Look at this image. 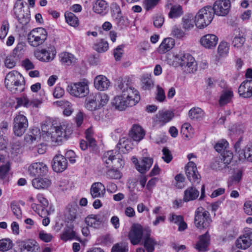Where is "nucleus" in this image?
Returning a JSON list of instances; mask_svg holds the SVG:
<instances>
[{"label": "nucleus", "instance_id": "obj_1", "mask_svg": "<svg viewBox=\"0 0 252 252\" xmlns=\"http://www.w3.org/2000/svg\"><path fill=\"white\" fill-rule=\"evenodd\" d=\"M116 89L121 95L114 98L112 104L118 110H125L128 107L134 106L140 99L139 92L132 86L128 79L125 78L121 81Z\"/></svg>", "mask_w": 252, "mask_h": 252}, {"label": "nucleus", "instance_id": "obj_2", "mask_svg": "<svg viewBox=\"0 0 252 252\" xmlns=\"http://www.w3.org/2000/svg\"><path fill=\"white\" fill-rule=\"evenodd\" d=\"M173 64L176 66H180L186 73H194L197 69L194 58L190 54L183 51L174 56Z\"/></svg>", "mask_w": 252, "mask_h": 252}, {"label": "nucleus", "instance_id": "obj_3", "mask_svg": "<svg viewBox=\"0 0 252 252\" xmlns=\"http://www.w3.org/2000/svg\"><path fill=\"white\" fill-rule=\"evenodd\" d=\"M4 83L6 88L13 94L20 93L25 89L24 78L15 70H12L6 74Z\"/></svg>", "mask_w": 252, "mask_h": 252}, {"label": "nucleus", "instance_id": "obj_4", "mask_svg": "<svg viewBox=\"0 0 252 252\" xmlns=\"http://www.w3.org/2000/svg\"><path fill=\"white\" fill-rule=\"evenodd\" d=\"M48 126L42 127L43 131L46 132L48 136L51 137L53 142L59 144L64 139H66L68 135L70 134V131L67 129V126L65 125L54 126L52 125L50 126L48 128Z\"/></svg>", "mask_w": 252, "mask_h": 252}, {"label": "nucleus", "instance_id": "obj_5", "mask_svg": "<svg viewBox=\"0 0 252 252\" xmlns=\"http://www.w3.org/2000/svg\"><path fill=\"white\" fill-rule=\"evenodd\" d=\"M109 99L108 95L104 93L92 94L86 97L85 106L90 111H95L106 105Z\"/></svg>", "mask_w": 252, "mask_h": 252}, {"label": "nucleus", "instance_id": "obj_6", "mask_svg": "<svg viewBox=\"0 0 252 252\" xmlns=\"http://www.w3.org/2000/svg\"><path fill=\"white\" fill-rule=\"evenodd\" d=\"M214 17L212 7L211 6H205L200 9L195 16V24L198 28H203L211 23Z\"/></svg>", "mask_w": 252, "mask_h": 252}, {"label": "nucleus", "instance_id": "obj_7", "mask_svg": "<svg viewBox=\"0 0 252 252\" xmlns=\"http://www.w3.org/2000/svg\"><path fill=\"white\" fill-rule=\"evenodd\" d=\"M212 219L210 213L201 207H198L195 211L194 224L199 229L202 230L208 228Z\"/></svg>", "mask_w": 252, "mask_h": 252}, {"label": "nucleus", "instance_id": "obj_8", "mask_svg": "<svg viewBox=\"0 0 252 252\" xmlns=\"http://www.w3.org/2000/svg\"><path fill=\"white\" fill-rule=\"evenodd\" d=\"M148 226H143L140 224L132 225L128 233V238L133 245H136L143 241L145 237L146 231H150Z\"/></svg>", "mask_w": 252, "mask_h": 252}, {"label": "nucleus", "instance_id": "obj_9", "mask_svg": "<svg viewBox=\"0 0 252 252\" xmlns=\"http://www.w3.org/2000/svg\"><path fill=\"white\" fill-rule=\"evenodd\" d=\"M47 37V32L43 28L32 30L28 35V41L30 45L37 47L43 44Z\"/></svg>", "mask_w": 252, "mask_h": 252}, {"label": "nucleus", "instance_id": "obj_10", "mask_svg": "<svg viewBox=\"0 0 252 252\" xmlns=\"http://www.w3.org/2000/svg\"><path fill=\"white\" fill-rule=\"evenodd\" d=\"M14 12L16 19L22 25H27L30 20V11L25 8L22 0H17L14 6Z\"/></svg>", "mask_w": 252, "mask_h": 252}, {"label": "nucleus", "instance_id": "obj_11", "mask_svg": "<svg viewBox=\"0 0 252 252\" xmlns=\"http://www.w3.org/2000/svg\"><path fill=\"white\" fill-rule=\"evenodd\" d=\"M66 90L72 96L79 98L87 96L89 93L88 83L85 81L71 83Z\"/></svg>", "mask_w": 252, "mask_h": 252}, {"label": "nucleus", "instance_id": "obj_12", "mask_svg": "<svg viewBox=\"0 0 252 252\" xmlns=\"http://www.w3.org/2000/svg\"><path fill=\"white\" fill-rule=\"evenodd\" d=\"M28 126V121L26 117L19 113L13 119V133L16 136H22L27 130Z\"/></svg>", "mask_w": 252, "mask_h": 252}, {"label": "nucleus", "instance_id": "obj_13", "mask_svg": "<svg viewBox=\"0 0 252 252\" xmlns=\"http://www.w3.org/2000/svg\"><path fill=\"white\" fill-rule=\"evenodd\" d=\"M231 3L229 0H217L214 4L213 13L218 16H224L229 12Z\"/></svg>", "mask_w": 252, "mask_h": 252}, {"label": "nucleus", "instance_id": "obj_14", "mask_svg": "<svg viewBox=\"0 0 252 252\" xmlns=\"http://www.w3.org/2000/svg\"><path fill=\"white\" fill-rule=\"evenodd\" d=\"M47 166L43 162H36L29 167V172L32 177H40L46 175L48 172Z\"/></svg>", "mask_w": 252, "mask_h": 252}, {"label": "nucleus", "instance_id": "obj_15", "mask_svg": "<svg viewBox=\"0 0 252 252\" xmlns=\"http://www.w3.org/2000/svg\"><path fill=\"white\" fill-rule=\"evenodd\" d=\"M186 174L190 182L198 183L200 176L198 174L196 164L192 161H189L186 167Z\"/></svg>", "mask_w": 252, "mask_h": 252}, {"label": "nucleus", "instance_id": "obj_16", "mask_svg": "<svg viewBox=\"0 0 252 252\" xmlns=\"http://www.w3.org/2000/svg\"><path fill=\"white\" fill-rule=\"evenodd\" d=\"M67 166L66 158L61 155H57L53 158L52 167L54 171L62 172Z\"/></svg>", "mask_w": 252, "mask_h": 252}, {"label": "nucleus", "instance_id": "obj_17", "mask_svg": "<svg viewBox=\"0 0 252 252\" xmlns=\"http://www.w3.org/2000/svg\"><path fill=\"white\" fill-rule=\"evenodd\" d=\"M56 52L54 47L50 48L48 50L42 49L35 53L37 59L42 62H49L53 60L56 55Z\"/></svg>", "mask_w": 252, "mask_h": 252}, {"label": "nucleus", "instance_id": "obj_18", "mask_svg": "<svg viewBox=\"0 0 252 252\" xmlns=\"http://www.w3.org/2000/svg\"><path fill=\"white\" fill-rule=\"evenodd\" d=\"M210 236L208 231L205 234L198 237V240L196 242L194 248L199 252H204L207 251L210 244Z\"/></svg>", "mask_w": 252, "mask_h": 252}, {"label": "nucleus", "instance_id": "obj_19", "mask_svg": "<svg viewBox=\"0 0 252 252\" xmlns=\"http://www.w3.org/2000/svg\"><path fill=\"white\" fill-rule=\"evenodd\" d=\"M239 95L244 98H250L252 96V80L244 81L238 89Z\"/></svg>", "mask_w": 252, "mask_h": 252}, {"label": "nucleus", "instance_id": "obj_20", "mask_svg": "<svg viewBox=\"0 0 252 252\" xmlns=\"http://www.w3.org/2000/svg\"><path fill=\"white\" fill-rule=\"evenodd\" d=\"M218 38L213 34H207L203 36L200 39L201 44L206 48L212 49L218 43Z\"/></svg>", "mask_w": 252, "mask_h": 252}, {"label": "nucleus", "instance_id": "obj_21", "mask_svg": "<svg viewBox=\"0 0 252 252\" xmlns=\"http://www.w3.org/2000/svg\"><path fill=\"white\" fill-rule=\"evenodd\" d=\"M93 10L95 13L104 16L109 11L108 4L104 0H96L93 3Z\"/></svg>", "mask_w": 252, "mask_h": 252}, {"label": "nucleus", "instance_id": "obj_22", "mask_svg": "<svg viewBox=\"0 0 252 252\" xmlns=\"http://www.w3.org/2000/svg\"><path fill=\"white\" fill-rule=\"evenodd\" d=\"M105 192V187L100 182L93 183L90 189V193L93 198L104 197Z\"/></svg>", "mask_w": 252, "mask_h": 252}, {"label": "nucleus", "instance_id": "obj_23", "mask_svg": "<svg viewBox=\"0 0 252 252\" xmlns=\"http://www.w3.org/2000/svg\"><path fill=\"white\" fill-rule=\"evenodd\" d=\"M51 185V180L46 177H37L32 180V186L38 189H47Z\"/></svg>", "mask_w": 252, "mask_h": 252}, {"label": "nucleus", "instance_id": "obj_24", "mask_svg": "<svg viewBox=\"0 0 252 252\" xmlns=\"http://www.w3.org/2000/svg\"><path fill=\"white\" fill-rule=\"evenodd\" d=\"M252 243V232H248L240 237L236 242L238 248L245 250L249 248Z\"/></svg>", "mask_w": 252, "mask_h": 252}, {"label": "nucleus", "instance_id": "obj_25", "mask_svg": "<svg viewBox=\"0 0 252 252\" xmlns=\"http://www.w3.org/2000/svg\"><path fill=\"white\" fill-rule=\"evenodd\" d=\"M19 246L21 251L24 252H39V247L34 240L21 242Z\"/></svg>", "mask_w": 252, "mask_h": 252}, {"label": "nucleus", "instance_id": "obj_26", "mask_svg": "<svg viewBox=\"0 0 252 252\" xmlns=\"http://www.w3.org/2000/svg\"><path fill=\"white\" fill-rule=\"evenodd\" d=\"M151 230L150 231H146L145 237L142 241L143 246L147 252H154L155 246L158 245L156 240L151 237Z\"/></svg>", "mask_w": 252, "mask_h": 252}, {"label": "nucleus", "instance_id": "obj_27", "mask_svg": "<svg viewBox=\"0 0 252 252\" xmlns=\"http://www.w3.org/2000/svg\"><path fill=\"white\" fill-rule=\"evenodd\" d=\"M145 132L138 125H134L129 132V136L134 141L139 142L145 136Z\"/></svg>", "mask_w": 252, "mask_h": 252}, {"label": "nucleus", "instance_id": "obj_28", "mask_svg": "<svg viewBox=\"0 0 252 252\" xmlns=\"http://www.w3.org/2000/svg\"><path fill=\"white\" fill-rule=\"evenodd\" d=\"M110 81L103 75H98L94 79V85L96 89L100 91L107 90L110 86Z\"/></svg>", "mask_w": 252, "mask_h": 252}, {"label": "nucleus", "instance_id": "obj_29", "mask_svg": "<svg viewBox=\"0 0 252 252\" xmlns=\"http://www.w3.org/2000/svg\"><path fill=\"white\" fill-rule=\"evenodd\" d=\"M117 148L121 150L124 153L128 152L133 148V143L131 140L126 137H122L120 139L117 145Z\"/></svg>", "mask_w": 252, "mask_h": 252}, {"label": "nucleus", "instance_id": "obj_30", "mask_svg": "<svg viewBox=\"0 0 252 252\" xmlns=\"http://www.w3.org/2000/svg\"><path fill=\"white\" fill-rule=\"evenodd\" d=\"M175 45V41L172 38H165L158 49L159 54H164L173 48Z\"/></svg>", "mask_w": 252, "mask_h": 252}, {"label": "nucleus", "instance_id": "obj_31", "mask_svg": "<svg viewBox=\"0 0 252 252\" xmlns=\"http://www.w3.org/2000/svg\"><path fill=\"white\" fill-rule=\"evenodd\" d=\"M170 12L168 13V17L170 18H176L181 16L183 14V10L182 6L179 4L172 5L171 3H168L166 7L169 8Z\"/></svg>", "mask_w": 252, "mask_h": 252}, {"label": "nucleus", "instance_id": "obj_32", "mask_svg": "<svg viewBox=\"0 0 252 252\" xmlns=\"http://www.w3.org/2000/svg\"><path fill=\"white\" fill-rule=\"evenodd\" d=\"M153 160L150 158H143L140 163L136 165L137 170L142 174L148 170L153 164Z\"/></svg>", "mask_w": 252, "mask_h": 252}, {"label": "nucleus", "instance_id": "obj_33", "mask_svg": "<svg viewBox=\"0 0 252 252\" xmlns=\"http://www.w3.org/2000/svg\"><path fill=\"white\" fill-rule=\"evenodd\" d=\"M199 191L194 187H189L184 191L183 200L185 202L196 199L199 196Z\"/></svg>", "mask_w": 252, "mask_h": 252}, {"label": "nucleus", "instance_id": "obj_34", "mask_svg": "<svg viewBox=\"0 0 252 252\" xmlns=\"http://www.w3.org/2000/svg\"><path fill=\"white\" fill-rule=\"evenodd\" d=\"M85 221L88 226L95 228H98L101 223L99 216L94 214L88 215L85 218Z\"/></svg>", "mask_w": 252, "mask_h": 252}, {"label": "nucleus", "instance_id": "obj_35", "mask_svg": "<svg viewBox=\"0 0 252 252\" xmlns=\"http://www.w3.org/2000/svg\"><path fill=\"white\" fill-rule=\"evenodd\" d=\"M60 61L64 65H70L75 63L76 58L74 56L68 52L62 53L60 55Z\"/></svg>", "mask_w": 252, "mask_h": 252}, {"label": "nucleus", "instance_id": "obj_36", "mask_svg": "<svg viewBox=\"0 0 252 252\" xmlns=\"http://www.w3.org/2000/svg\"><path fill=\"white\" fill-rule=\"evenodd\" d=\"M61 239L66 242L68 240L77 239V237L76 236L75 232L73 231L72 228L66 227L64 228L63 232L61 234Z\"/></svg>", "mask_w": 252, "mask_h": 252}, {"label": "nucleus", "instance_id": "obj_37", "mask_svg": "<svg viewBox=\"0 0 252 252\" xmlns=\"http://www.w3.org/2000/svg\"><path fill=\"white\" fill-rule=\"evenodd\" d=\"M58 106L64 108L63 114L66 116L71 115L73 111L72 104L67 100H60L55 102Z\"/></svg>", "mask_w": 252, "mask_h": 252}, {"label": "nucleus", "instance_id": "obj_38", "mask_svg": "<svg viewBox=\"0 0 252 252\" xmlns=\"http://www.w3.org/2000/svg\"><path fill=\"white\" fill-rule=\"evenodd\" d=\"M118 152L116 150L108 151L104 153L102 160L106 164V167H110L115 157L117 156Z\"/></svg>", "mask_w": 252, "mask_h": 252}, {"label": "nucleus", "instance_id": "obj_39", "mask_svg": "<svg viewBox=\"0 0 252 252\" xmlns=\"http://www.w3.org/2000/svg\"><path fill=\"white\" fill-rule=\"evenodd\" d=\"M194 16L191 14L185 15L182 18L183 28L186 30H190L194 27Z\"/></svg>", "mask_w": 252, "mask_h": 252}, {"label": "nucleus", "instance_id": "obj_40", "mask_svg": "<svg viewBox=\"0 0 252 252\" xmlns=\"http://www.w3.org/2000/svg\"><path fill=\"white\" fill-rule=\"evenodd\" d=\"M233 92L231 90L223 91L220 96L219 104L222 106L230 102L233 97Z\"/></svg>", "mask_w": 252, "mask_h": 252}, {"label": "nucleus", "instance_id": "obj_41", "mask_svg": "<svg viewBox=\"0 0 252 252\" xmlns=\"http://www.w3.org/2000/svg\"><path fill=\"white\" fill-rule=\"evenodd\" d=\"M227 165L228 164L225 163L223 158L219 156V157L216 158L214 161L212 163L211 167L214 170H220L225 168Z\"/></svg>", "mask_w": 252, "mask_h": 252}, {"label": "nucleus", "instance_id": "obj_42", "mask_svg": "<svg viewBox=\"0 0 252 252\" xmlns=\"http://www.w3.org/2000/svg\"><path fill=\"white\" fill-rule=\"evenodd\" d=\"M247 159L252 162V144L247 145L245 151H241L240 154V160Z\"/></svg>", "mask_w": 252, "mask_h": 252}, {"label": "nucleus", "instance_id": "obj_43", "mask_svg": "<svg viewBox=\"0 0 252 252\" xmlns=\"http://www.w3.org/2000/svg\"><path fill=\"white\" fill-rule=\"evenodd\" d=\"M173 114L170 111L160 112L159 113L158 122L160 126H163L169 122L173 117Z\"/></svg>", "mask_w": 252, "mask_h": 252}, {"label": "nucleus", "instance_id": "obj_44", "mask_svg": "<svg viewBox=\"0 0 252 252\" xmlns=\"http://www.w3.org/2000/svg\"><path fill=\"white\" fill-rule=\"evenodd\" d=\"M40 137V132L39 130H33L31 134H27L24 137L25 142L28 144H32L34 141H36Z\"/></svg>", "mask_w": 252, "mask_h": 252}, {"label": "nucleus", "instance_id": "obj_45", "mask_svg": "<svg viewBox=\"0 0 252 252\" xmlns=\"http://www.w3.org/2000/svg\"><path fill=\"white\" fill-rule=\"evenodd\" d=\"M31 206L32 210L42 218L49 215L47 208L43 207L42 205L32 203Z\"/></svg>", "mask_w": 252, "mask_h": 252}, {"label": "nucleus", "instance_id": "obj_46", "mask_svg": "<svg viewBox=\"0 0 252 252\" xmlns=\"http://www.w3.org/2000/svg\"><path fill=\"white\" fill-rule=\"evenodd\" d=\"M203 115V111L199 108L191 109L189 112V118L193 120H198L202 118Z\"/></svg>", "mask_w": 252, "mask_h": 252}, {"label": "nucleus", "instance_id": "obj_47", "mask_svg": "<svg viewBox=\"0 0 252 252\" xmlns=\"http://www.w3.org/2000/svg\"><path fill=\"white\" fill-rule=\"evenodd\" d=\"M13 243L9 239H2L0 240V252L7 251L12 248Z\"/></svg>", "mask_w": 252, "mask_h": 252}, {"label": "nucleus", "instance_id": "obj_48", "mask_svg": "<svg viewBox=\"0 0 252 252\" xmlns=\"http://www.w3.org/2000/svg\"><path fill=\"white\" fill-rule=\"evenodd\" d=\"M128 246L126 243H119L114 245L112 249L111 252H128Z\"/></svg>", "mask_w": 252, "mask_h": 252}, {"label": "nucleus", "instance_id": "obj_49", "mask_svg": "<svg viewBox=\"0 0 252 252\" xmlns=\"http://www.w3.org/2000/svg\"><path fill=\"white\" fill-rule=\"evenodd\" d=\"M122 158V156L118 152L117 154V156L115 157L112 161L110 167L116 169L122 167L124 165V160Z\"/></svg>", "mask_w": 252, "mask_h": 252}, {"label": "nucleus", "instance_id": "obj_50", "mask_svg": "<svg viewBox=\"0 0 252 252\" xmlns=\"http://www.w3.org/2000/svg\"><path fill=\"white\" fill-rule=\"evenodd\" d=\"M109 48L108 43L106 41L103 39L100 40L94 46V49L98 52H104Z\"/></svg>", "mask_w": 252, "mask_h": 252}, {"label": "nucleus", "instance_id": "obj_51", "mask_svg": "<svg viewBox=\"0 0 252 252\" xmlns=\"http://www.w3.org/2000/svg\"><path fill=\"white\" fill-rule=\"evenodd\" d=\"M229 46L226 42H221L218 48V53L221 56H225L228 53Z\"/></svg>", "mask_w": 252, "mask_h": 252}, {"label": "nucleus", "instance_id": "obj_52", "mask_svg": "<svg viewBox=\"0 0 252 252\" xmlns=\"http://www.w3.org/2000/svg\"><path fill=\"white\" fill-rule=\"evenodd\" d=\"M142 83L143 84V88L145 90H149L153 86V81L148 74L142 76Z\"/></svg>", "mask_w": 252, "mask_h": 252}, {"label": "nucleus", "instance_id": "obj_53", "mask_svg": "<svg viewBox=\"0 0 252 252\" xmlns=\"http://www.w3.org/2000/svg\"><path fill=\"white\" fill-rule=\"evenodd\" d=\"M106 176L110 179H118L121 178V175L118 169L112 168L107 171Z\"/></svg>", "mask_w": 252, "mask_h": 252}, {"label": "nucleus", "instance_id": "obj_54", "mask_svg": "<svg viewBox=\"0 0 252 252\" xmlns=\"http://www.w3.org/2000/svg\"><path fill=\"white\" fill-rule=\"evenodd\" d=\"M111 14L114 20L120 17L122 14L121 8L116 3H113L111 5Z\"/></svg>", "mask_w": 252, "mask_h": 252}, {"label": "nucleus", "instance_id": "obj_55", "mask_svg": "<svg viewBox=\"0 0 252 252\" xmlns=\"http://www.w3.org/2000/svg\"><path fill=\"white\" fill-rule=\"evenodd\" d=\"M66 22L72 26H75L78 24V18L72 13L65 14Z\"/></svg>", "mask_w": 252, "mask_h": 252}, {"label": "nucleus", "instance_id": "obj_56", "mask_svg": "<svg viewBox=\"0 0 252 252\" xmlns=\"http://www.w3.org/2000/svg\"><path fill=\"white\" fill-rule=\"evenodd\" d=\"M86 138L90 146L94 147L95 145V141L93 137V130L91 128H88L85 132Z\"/></svg>", "mask_w": 252, "mask_h": 252}, {"label": "nucleus", "instance_id": "obj_57", "mask_svg": "<svg viewBox=\"0 0 252 252\" xmlns=\"http://www.w3.org/2000/svg\"><path fill=\"white\" fill-rule=\"evenodd\" d=\"M163 156L162 158L166 163H169L172 159L173 157L170 151L166 147H164L162 150Z\"/></svg>", "mask_w": 252, "mask_h": 252}, {"label": "nucleus", "instance_id": "obj_58", "mask_svg": "<svg viewBox=\"0 0 252 252\" xmlns=\"http://www.w3.org/2000/svg\"><path fill=\"white\" fill-rule=\"evenodd\" d=\"M160 0H144V7L147 11L153 9L156 6Z\"/></svg>", "mask_w": 252, "mask_h": 252}, {"label": "nucleus", "instance_id": "obj_59", "mask_svg": "<svg viewBox=\"0 0 252 252\" xmlns=\"http://www.w3.org/2000/svg\"><path fill=\"white\" fill-rule=\"evenodd\" d=\"M9 30V24L7 21H3L0 30V39H3L6 36Z\"/></svg>", "mask_w": 252, "mask_h": 252}, {"label": "nucleus", "instance_id": "obj_60", "mask_svg": "<svg viewBox=\"0 0 252 252\" xmlns=\"http://www.w3.org/2000/svg\"><path fill=\"white\" fill-rule=\"evenodd\" d=\"M25 45L22 42L19 43L13 50V54L15 57H19L23 54Z\"/></svg>", "mask_w": 252, "mask_h": 252}, {"label": "nucleus", "instance_id": "obj_61", "mask_svg": "<svg viewBox=\"0 0 252 252\" xmlns=\"http://www.w3.org/2000/svg\"><path fill=\"white\" fill-rule=\"evenodd\" d=\"M10 207L13 214L16 216L17 218H18L21 216V210L19 205L15 201H12L11 203Z\"/></svg>", "mask_w": 252, "mask_h": 252}, {"label": "nucleus", "instance_id": "obj_62", "mask_svg": "<svg viewBox=\"0 0 252 252\" xmlns=\"http://www.w3.org/2000/svg\"><path fill=\"white\" fill-rule=\"evenodd\" d=\"M220 156L223 158L225 163L229 164L232 160L233 155L231 152L225 150L223 152V153Z\"/></svg>", "mask_w": 252, "mask_h": 252}, {"label": "nucleus", "instance_id": "obj_63", "mask_svg": "<svg viewBox=\"0 0 252 252\" xmlns=\"http://www.w3.org/2000/svg\"><path fill=\"white\" fill-rule=\"evenodd\" d=\"M228 143L224 140H221L219 141L215 146L214 148L218 152H221L222 151H225Z\"/></svg>", "mask_w": 252, "mask_h": 252}, {"label": "nucleus", "instance_id": "obj_64", "mask_svg": "<svg viewBox=\"0 0 252 252\" xmlns=\"http://www.w3.org/2000/svg\"><path fill=\"white\" fill-rule=\"evenodd\" d=\"M39 237L42 241L48 243L52 241L53 237L51 234L41 230L39 233Z\"/></svg>", "mask_w": 252, "mask_h": 252}]
</instances>
